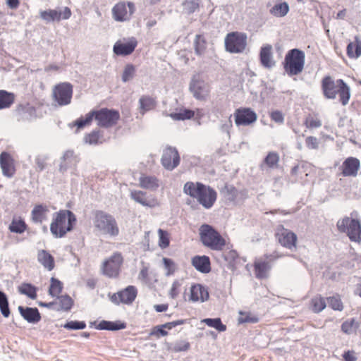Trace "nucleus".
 Listing matches in <instances>:
<instances>
[{"label": "nucleus", "instance_id": "obj_12", "mask_svg": "<svg viewBox=\"0 0 361 361\" xmlns=\"http://www.w3.org/2000/svg\"><path fill=\"white\" fill-rule=\"evenodd\" d=\"M73 92V85L70 82H60L54 87L52 97L59 106H66L71 103Z\"/></svg>", "mask_w": 361, "mask_h": 361}, {"label": "nucleus", "instance_id": "obj_35", "mask_svg": "<svg viewBox=\"0 0 361 361\" xmlns=\"http://www.w3.org/2000/svg\"><path fill=\"white\" fill-rule=\"evenodd\" d=\"M78 161V157L73 150L66 151L62 158V162L60 166V171H64L71 166H75Z\"/></svg>", "mask_w": 361, "mask_h": 361}, {"label": "nucleus", "instance_id": "obj_41", "mask_svg": "<svg viewBox=\"0 0 361 361\" xmlns=\"http://www.w3.org/2000/svg\"><path fill=\"white\" fill-rule=\"evenodd\" d=\"M27 224H25V221L20 217H14L12 219V221L8 227V229L11 233L20 234L24 233L27 230Z\"/></svg>", "mask_w": 361, "mask_h": 361}, {"label": "nucleus", "instance_id": "obj_37", "mask_svg": "<svg viewBox=\"0 0 361 361\" xmlns=\"http://www.w3.org/2000/svg\"><path fill=\"white\" fill-rule=\"evenodd\" d=\"M126 327V324L121 321L109 322L103 320L99 323L97 329L100 330L116 331L124 329Z\"/></svg>", "mask_w": 361, "mask_h": 361}, {"label": "nucleus", "instance_id": "obj_2", "mask_svg": "<svg viewBox=\"0 0 361 361\" xmlns=\"http://www.w3.org/2000/svg\"><path fill=\"white\" fill-rule=\"evenodd\" d=\"M183 192L187 195L195 199L204 208H212L217 199L216 191L209 185L200 182L188 181L183 187Z\"/></svg>", "mask_w": 361, "mask_h": 361}, {"label": "nucleus", "instance_id": "obj_25", "mask_svg": "<svg viewBox=\"0 0 361 361\" xmlns=\"http://www.w3.org/2000/svg\"><path fill=\"white\" fill-rule=\"evenodd\" d=\"M184 322V320L178 319L155 326L151 329L149 336H153L157 339L163 336H166L169 335L168 330H171L178 325H182Z\"/></svg>", "mask_w": 361, "mask_h": 361}, {"label": "nucleus", "instance_id": "obj_14", "mask_svg": "<svg viewBox=\"0 0 361 361\" xmlns=\"http://www.w3.org/2000/svg\"><path fill=\"white\" fill-rule=\"evenodd\" d=\"M135 11V4L133 2L120 1L112 8L114 18L116 21L123 22L129 20Z\"/></svg>", "mask_w": 361, "mask_h": 361}, {"label": "nucleus", "instance_id": "obj_15", "mask_svg": "<svg viewBox=\"0 0 361 361\" xmlns=\"http://www.w3.org/2000/svg\"><path fill=\"white\" fill-rule=\"evenodd\" d=\"M137 46V41L135 37L123 38L114 44L113 51L117 56H129L133 53Z\"/></svg>", "mask_w": 361, "mask_h": 361}, {"label": "nucleus", "instance_id": "obj_3", "mask_svg": "<svg viewBox=\"0 0 361 361\" xmlns=\"http://www.w3.org/2000/svg\"><path fill=\"white\" fill-rule=\"evenodd\" d=\"M76 221L75 215L71 211L60 210L53 216L50 231L54 237L63 238L73 229Z\"/></svg>", "mask_w": 361, "mask_h": 361}, {"label": "nucleus", "instance_id": "obj_49", "mask_svg": "<svg viewBox=\"0 0 361 361\" xmlns=\"http://www.w3.org/2000/svg\"><path fill=\"white\" fill-rule=\"evenodd\" d=\"M62 289V283L59 280L52 277L51 279V284L49 289V295H51L52 297H56L61 293Z\"/></svg>", "mask_w": 361, "mask_h": 361}, {"label": "nucleus", "instance_id": "obj_54", "mask_svg": "<svg viewBox=\"0 0 361 361\" xmlns=\"http://www.w3.org/2000/svg\"><path fill=\"white\" fill-rule=\"evenodd\" d=\"M279 161V155L274 152H270L265 157L264 162L269 168H276Z\"/></svg>", "mask_w": 361, "mask_h": 361}, {"label": "nucleus", "instance_id": "obj_51", "mask_svg": "<svg viewBox=\"0 0 361 361\" xmlns=\"http://www.w3.org/2000/svg\"><path fill=\"white\" fill-rule=\"evenodd\" d=\"M162 262L166 271V276H169L173 275L177 270L176 262L173 259L167 257H164Z\"/></svg>", "mask_w": 361, "mask_h": 361}, {"label": "nucleus", "instance_id": "obj_18", "mask_svg": "<svg viewBox=\"0 0 361 361\" xmlns=\"http://www.w3.org/2000/svg\"><path fill=\"white\" fill-rule=\"evenodd\" d=\"M137 289L134 286H128L126 288L114 293L111 296V301L116 304L123 303L130 305L135 300Z\"/></svg>", "mask_w": 361, "mask_h": 361}, {"label": "nucleus", "instance_id": "obj_39", "mask_svg": "<svg viewBox=\"0 0 361 361\" xmlns=\"http://www.w3.org/2000/svg\"><path fill=\"white\" fill-rule=\"evenodd\" d=\"M196 112H197V114H200V110L197 109L196 110ZM195 111L182 108V109H180L176 112L171 113L170 114V116L175 121H180V120L184 121V120L192 118L195 116Z\"/></svg>", "mask_w": 361, "mask_h": 361}, {"label": "nucleus", "instance_id": "obj_40", "mask_svg": "<svg viewBox=\"0 0 361 361\" xmlns=\"http://www.w3.org/2000/svg\"><path fill=\"white\" fill-rule=\"evenodd\" d=\"M304 125L308 129H314L320 128L322 126V122L317 113H312L305 117Z\"/></svg>", "mask_w": 361, "mask_h": 361}, {"label": "nucleus", "instance_id": "obj_34", "mask_svg": "<svg viewBox=\"0 0 361 361\" xmlns=\"http://www.w3.org/2000/svg\"><path fill=\"white\" fill-rule=\"evenodd\" d=\"M139 185L144 189L156 190L159 187V181L155 176L142 174L139 178Z\"/></svg>", "mask_w": 361, "mask_h": 361}, {"label": "nucleus", "instance_id": "obj_4", "mask_svg": "<svg viewBox=\"0 0 361 361\" xmlns=\"http://www.w3.org/2000/svg\"><path fill=\"white\" fill-rule=\"evenodd\" d=\"M200 238L202 243L212 250L222 251L226 245V239L209 224L200 226Z\"/></svg>", "mask_w": 361, "mask_h": 361}, {"label": "nucleus", "instance_id": "obj_31", "mask_svg": "<svg viewBox=\"0 0 361 361\" xmlns=\"http://www.w3.org/2000/svg\"><path fill=\"white\" fill-rule=\"evenodd\" d=\"M49 208L47 205L36 204L31 212V220L35 224H42L47 218Z\"/></svg>", "mask_w": 361, "mask_h": 361}, {"label": "nucleus", "instance_id": "obj_26", "mask_svg": "<svg viewBox=\"0 0 361 361\" xmlns=\"http://www.w3.org/2000/svg\"><path fill=\"white\" fill-rule=\"evenodd\" d=\"M207 290L200 284L192 285L190 288L189 300L193 302H204L209 298Z\"/></svg>", "mask_w": 361, "mask_h": 361}, {"label": "nucleus", "instance_id": "obj_48", "mask_svg": "<svg viewBox=\"0 0 361 361\" xmlns=\"http://www.w3.org/2000/svg\"><path fill=\"white\" fill-rule=\"evenodd\" d=\"M157 232L159 235V246L161 249L167 248L170 245V233L161 228H159Z\"/></svg>", "mask_w": 361, "mask_h": 361}, {"label": "nucleus", "instance_id": "obj_64", "mask_svg": "<svg viewBox=\"0 0 361 361\" xmlns=\"http://www.w3.org/2000/svg\"><path fill=\"white\" fill-rule=\"evenodd\" d=\"M190 343L185 341H181L176 343L173 346V350L175 352L186 351L190 348Z\"/></svg>", "mask_w": 361, "mask_h": 361}, {"label": "nucleus", "instance_id": "obj_16", "mask_svg": "<svg viewBox=\"0 0 361 361\" xmlns=\"http://www.w3.org/2000/svg\"><path fill=\"white\" fill-rule=\"evenodd\" d=\"M360 169V161L353 157L346 158L339 166V176L355 178Z\"/></svg>", "mask_w": 361, "mask_h": 361}, {"label": "nucleus", "instance_id": "obj_20", "mask_svg": "<svg viewBox=\"0 0 361 361\" xmlns=\"http://www.w3.org/2000/svg\"><path fill=\"white\" fill-rule=\"evenodd\" d=\"M161 164L167 170H173L180 163V157L177 149L174 147H168L163 152Z\"/></svg>", "mask_w": 361, "mask_h": 361}, {"label": "nucleus", "instance_id": "obj_24", "mask_svg": "<svg viewBox=\"0 0 361 361\" xmlns=\"http://www.w3.org/2000/svg\"><path fill=\"white\" fill-rule=\"evenodd\" d=\"M190 90L193 96L199 100L205 99L210 92L209 85L200 80H192L190 85Z\"/></svg>", "mask_w": 361, "mask_h": 361}, {"label": "nucleus", "instance_id": "obj_58", "mask_svg": "<svg viewBox=\"0 0 361 361\" xmlns=\"http://www.w3.org/2000/svg\"><path fill=\"white\" fill-rule=\"evenodd\" d=\"M238 323H256L258 322V318L252 315L250 312H240L238 317Z\"/></svg>", "mask_w": 361, "mask_h": 361}, {"label": "nucleus", "instance_id": "obj_59", "mask_svg": "<svg viewBox=\"0 0 361 361\" xmlns=\"http://www.w3.org/2000/svg\"><path fill=\"white\" fill-rule=\"evenodd\" d=\"M183 284V280H175L169 290V295L170 298L174 299L180 293V288Z\"/></svg>", "mask_w": 361, "mask_h": 361}, {"label": "nucleus", "instance_id": "obj_42", "mask_svg": "<svg viewBox=\"0 0 361 361\" xmlns=\"http://www.w3.org/2000/svg\"><path fill=\"white\" fill-rule=\"evenodd\" d=\"M18 290L20 294L25 295L32 300L37 298V288L31 283H23L18 287Z\"/></svg>", "mask_w": 361, "mask_h": 361}, {"label": "nucleus", "instance_id": "obj_6", "mask_svg": "<svg viewBox=\"0 0 361 361\" xmlns=\"http://www.w3.org/2000/svg\"><path fill=\"white\" fill-rule=\"evenodd\" d=\"M94 226L99 231L116 236L119 233L116 219L104 211L97 210L94 214Z\"/></svg>", "mask_w": 361, "mask_h": 361}, {"label": "nucleus", "instance_id": "obj_46", "mask_svg": "<svg viewBox=\"0 0 361 361\" xmlns=\"http://www.w3.org/2000/svg\"><path fill=\"white\" fill-rule=\"evenodd\" d=\"M326 299L329 307L333 310L338 312L343 310L344 305L340 295L336 294L332 296L327 297Z\"/></svg>", "mask_w": 361, "mask_h": 361}, {"label": "nucleus", "instance_id": "obj_44", "mask_svg": "<svg viewBox=\"0 0 361 361\" xmlns=\"http://www.w3.org/2000/svg\"><path fill=\"white\" fill-rule=\"evenodd\" d=\"M93 119H95L94 110L90 111L84 116H80L79 118L75 121L74 126L78 128V130L89 126L92 123Z\"/></svg>", "mask_w": 361, "mask_h": 361}, {"label": "nucleus", "instance_id": "obj_23", "mask_svg": "<svg viewBox=\"0 0 361 361\" xmlns=\"http://www.w3.org/2000/svg\"><path fill=\"white\" fill-rule=\"evenodd\" d=\"M0 166L4 176L11 178L16 173V161L13 156L6 152L0 154Z\"/></svg>", "mask_w": 361, "mask_h": 361}, {"label": "nucleus", "instance_id": "obj_56", "mask_svg": "<svg viewBox=\"0 0 361 361\" xmlns=\"http://www.w3.org/2000/svg\"><path fill=\"white\" fill-rule=\"evenodd\" d=\"M357 328V324L354 318L345 321L341 325V331L346 334H350Z\"/></svg>", "mask_w": 361, "mask_h": 361}, {"label": "nucleus", "instance_id": "obj_43", "mask_svg": "<svg viewBox=\"0 0 361 361\" xmlns=\"http://www.w3.org/2000/svg\"><path fill=\"white\" fill-rule=\"evenodd\" d=\"M140 112L144 114L146 111L154 109L156 106L155 99L149 96H142L139 100Z\"/></svg>", "mask_w": 361, "mask_h": 361}, {"label": "nucleus", "instance_id": "obj_1", "mask_svg": "<svg viewBox=\"0 0 361 361\" xmlns=\"http://www.w3.org/2000/svg\"><path fill=\"white\" fill-rule=\"evenodd\" d=\"M321 89L326 99H338L343 106H346L349 103L351 90L343 80H335L331 75H325L321 80Z\"/></svg>", "mask_w": 361, "mask_h": 361}, {"label": "nucleus", "instance_id": "obj_63", "mask_svg": "<svg viewBox=\"0 0 361 361\" xmlns=\"http://www.w3.org/2000/svg\"><path fill=\"white\" fill-rule=\"evenodd\" d=\"M305 144L307 147L310 149H316L319 147L318 139L314 136H308L305 139Z\"/></svg>", "mask_w": 361, "mask_h": 361}, {"label": "nucleus", "instance_id": "obj_7", "mask_svg": "<svg viewBox=\"0 0 361 361\" xmlns=\"http://www.w3.org/2000/svg\"><path fill=\"white\" fill-rule=\"evenodd\" d=\"M339 232L344 233L350 241L361 243V223L358 219L345 216L337 221Z\"/></svg>", "mask_w": 361, "mask_h": 361}, {"label": "nucleus", "instance_id": "obj_55", "mask_svg": "<svg viewBox=\"0 0 361 361\" xmlns=\"http://www.w3.org/2000/svg\"><path fill=\"white\" fill-rule=\"evenodd\" d=\"M224 258L228 263L229 267L234 269L235 264L239 259V255L235 250H231L224 253Z\"/></svg>", "mask_w": 361, "mask_h": 361}, {"label": "nucleus", "instance_id": "obj_57", "mask_svg": "<svg viewBox=\"0 0 361 361\" xmlns=\"http://www.w3.org/2000/svg\"><path fill=\"white\" fill-rule=\"evenodd\" d=\"M183 11L188 14L194 13L199 8L197 0H184L183 2Z\"/></svg>", "mask_w": 361, "mask_h": 361}, {"label": "nucleus", "instance_id": "obj_5", "mask_svg": "<svg viewBox=\"0 0 361 361\" xmlns=\"http://www.w3.org/2000/svg\"><path fill=\"white\" fill-rule=\"evenodd\" d=\"M305 61V54L303 51L296 48L289 50L282 63L284 72L290 77L299 75L304 69Z\"/></svg>", "mask_w": 361, "mask_h": 361}, {"label": "nucleus", "instance_id": "obj_36", "mask_svg": "<svg viewBox=\"0 0 361 361\" xmlns=\"http://www.w3.org/2000/svg\"><path fill=\"white\" fill-rule=\"evenodd\" d=\"M16 100V95L13 92L0 90V109L10 108Z\"/></svg>", "mask_w": 361, "mask_h": 361}, {"label": "nucleus", "instance_id": "obj_9", "mask_svg": "<svg viewBox=\"0 0 361 361\" xmlns=\"http://www.w3.org/2000/svg\"><path fill=\"white\" fill-rule=\"evenodd\" d=\"M247 36L245 32L238 31L229 32L225 37V49L230 53H242L247 47Z\"/></svg>", "mask_w": 361, "mask_h": 361}, {"label": "nucleus", "instance_id": "obj_17", "mask_svg": "<svg viewBox=\"0 0 361 361\" xmlns=\"http://www.w3.org/2000/svg\"><path fill=\"white\" fill-rule=\"evenodd\" d=\"M130 197L136 202L144 207L155 208L160 206L161 203L157 196L147 195L146 192L134 190L130 192Z\"/></svg>", "mask_w": 361, "mask_h": 361}, {"label": "nucleus", "instance_id": "obj_28", "mask_svg": "<svg viewBox=\"0 0 361 361\" xmlns=\"http://www.w3.org/2000/svg\"><path fill=\"white\" fill-rule=\"evenodd\" d=\"M192 265L200 272L207 274L211 271V262L209 257L203 255H196L191 259Z\"/></svg>", "mask_w": 361, "mask_h": 361}, {"label": "nucleus", "instance_id": "obj_22", "mask_svg": "<svg viewBox=\"0 0 361 361\" xmlns=\"http://www.w3.org/2000/svg\"><path fill=\"white\" fill-rule=\"evenodd\" d=\"M71 11L68 7H65L63 11L49 9L40 12V17L47 22L60 21L67 20L71 16Z\"/></svg>", "mask_w": 361, "mask_h": 361}, {"label": "nucleus", "instance_id": "obj_19", "mask_svg": "<svg viewBox=\"0 0 361 361\" xmlns=\"http://www.w3.org/2000/svg\"><path fill=\"white\" fill-rule=\"evenodd\" d=\"M236 126H249L257 121V114L250 108L241 107L234 113Z\"/></svg>", "mask_w": 361, "mask_h": 361}, {"label": "nucleus", "instance_id": "obj_50", "mask_svg": "<svg viewBox=\"0 0 361 361\" xmlns=\"http://www.w3.org/2000/svg\"><path fill=\"white\" fill-rule=\"evenodd\" d=\"M206 324L208 326L213 327L219 331H225L226 330V326L223 324L220 318H207L202 321Z\"/></svg>", "mask_w": 361, "mask_h": 361}, {"label": "nucleus", "instance_id": "obj_30", "mask_svg": "<svg viewBox=\"0 0 361 361\" xmlns=\"http://www.w3.org/2000/svg\"><path fill=\"white\" fill-rule=\"evenodd\" d=\"M73 304L72 298L68 295H61L58 297L57 301L49 303L39 302L42 307H51L53 305H57L59 307L57 310L68 311L71 309Z\"/></svg>", "mask_w": 361, "mask_h": 361}, {"label": "nucleus", "instance_id": "obj_13", "mask_svg": "<svg viewBox=\"0 0 361 361\" xmlns=\"http://www.w3.org/2000/svg\"><path fill=\"white\" fill-rule=\"evenodd\" d=\"M275 237L279 244L288 249L296 247L298 238L295 233L279 225L275 231Z\"/></svg>", "mask_w": 361, "mask_h": 361}, {"label": "nucleus", "instance_id": "obj_47", "mask_svg": "<svg viewBox=\"0 0 361 361\" xmlns=\"http://www.w3.org/2000/svg\"><path fill=\"white\" fill-rule=\"evenodd\" d=\"M289 11V6L286 2L276 4L269 11L270 13L275 17H283Z\"/></svg>", "mask_w": 361, "mask_h": 361}, {"label": "nucleus", "instance_id": "obj_45", "mask_svg": "<svg viewBox=\"0 0 361 361\" xmlns=\"http://www.w3.org/2000/svg\"><path fill=\"white\" fill-rule=\"evenodd\" d=\"M207 40L204 35H197L194 39V49L197 55L203 54L207 49Z\"/></svg>", "mask_w": 361, "mask_h": 361}, {"label": "nucleus", "instance_id": "obj_10", "mask_svg": "<svg viewBox=\"0 0 361 361\" xmlns=\"http://www.w3.org/2000/svg\"><path fill=\"white\" fill-rule=\"evenodd\" d=\"M282 257L277 251L271 254H265L263 258L256 259L253 263L254 273L257 279H263L268 276L271 269L270 262H274Z\"/></svg>", "mask_w": 361, "mask_h": 361}, {"label": "nucleus", "instance_id": "obj_29", "mask_svg": "<svg viewBox=\"0 0 361 361\" xmlns=\"http://www.w3.org/2000/svg\"><path fill=\"white\" fill-rule=\"evenodd\" d=\"M259 59L261 64L265 68H270L275 65V61L273 59L271 45L265 44L261 47Z\"/></svg>", "mask_w": 361, "mask_h": 361}, {"label": "nucleus", "instance_id": "obj_27", "mask_svg": "<svg viewBox=\"0 0 361 361\" xmlns=\"http://www.w3.org/2000/svg\"><path fill=\"white\" fill-rule=\"evenodd\" d=\"M18 309L23 318L29 323H37L41 320V314L36 307L19 306Z\"/></svg>", "mask_w": 361, "mask_h": 361}, {"label": "nucleus", "instance_id": "obj_8", "mask_svg": "<svg viewBox=\"0 0 361 361\" xmlns=\"http://www.w3.org/2000/svg\"><path fill=\"white\" fill-rule=\"evenodd\" d=\"M123 262L124 258L122 253L120 252H114L102 263V274L110 279L118 278Z\"/></svg>", "mask_w": 361, "mask_h": 361}, {"label": "nucleus", "instance_id": "obj_32", "mask_svg": "<svg viewBox=\"0 0 361 361\" xmlns=\"http://www.w3.org/2000/svg\"><path fill=\"white\" fill-rule=\"evenodd\" d=\"M37 260L48 271H51L55 267L54 257L45 250L37 252Z\"/></svg>", "mask_w": 361, "mask_h": 361}, {"label": "nucleus", "instance_id": "obj_11", "mask_svg": "<svg viewBox=\"0 0 361 361\" xmlns=\"http://www.w3.org/2000/svg\"><path fill=\"white\" fill-rule=\"evenodd\" d=\"M94 115L97 126L105 128L116 126L121 117L118 111L108 108L94 110Z\"/></svg>", "mask_w": 361, "mask_h": 361}, {"label": "nucleus", "instance_id": "obj_62", "mask_svg": "<svg viewBox=\"0 0 361 361\" xmlns=\"http://www.w3.org/2000/svg\"><path fill=\"white\" fill-rule=\"evenodd\" d=\"M269 116L271 121L277 123H283L284 121V116L281 111L276 110L273 111L270 113Z\"/></svg>", "mask_w": 361, "mask_h": 361}, {"label": "nucleus", "instance_id": "obj_21", "mask_svg": "<svg viewBox=\"0 0 361 361\" xmlns=\"http://www.w3.org/2000/svg\"><path fill=\"white\" fill-rule=\"evenodd\" d=\"M314 166L305 161H300L292 168L290 174L295 181H305L307 177L313 171Z\"/></svg>", "mask_w": 361, "mask_h": 361}, {"label": "nucleus", "instance_id": "obj_33", "mask_svg": "<svg viewBox=\"0 0 361 361\" xmlns=\"http://www.w3.org/2000/svg\"><path fill=\"white\" fill-rule=\"evenodd\" d=\"M346 54L349 59H357L361 56V39L355 36L346 47Z\"/></svg>", "mask_w": 361, "mask_h": 361}, {"label": "nucleus", "instance_id": "obj_52", "mask_svg": "<svg viewBox=\"0 0 361 361\" xmlns=\"http://www.w3.org/2000/svg\"><path fill=\"white\" fill-rule=\"evenodd\" d=\"M102 135L99 130H93L85 135V141L90 145H97L102 142Z\"/></svg>", "mask_w": 361, "mask_h": 361}, {"label": "nucleus", "instance_id": "obj_61", "mask_svg": "<svg viewBox=\"0 0 361 361\" xmlns=\"http://www.w3.org/2000/svg\"><path fill=\"white\" fill-rule=\"evenodd\" d=\"M135 72V68L133 65L128 64L126 66L123 75H122V80L123 82H127L130 80L134 75Z\"/></svg>", "mask_w": 361, "mask_h": 361}, {"label": "nucleus", "instance_id": "obj_38", "mask_svg": "<svg viewBox=\"0 0 361 361\" xmlns=\"http://www.w3.org/2000/svg\"><path fill=\"white\" fill-rule=\"evenodd\" d=\"M311 310L314 313H319L326 307V299L321 295H317L310 301Z\"/></svg>", "mask_w": 361, "mask_h": 361}, {"label": "nucleus", "instance_id": "obj_60", "mask_svg": "<svg viewBox=\"0 0 361 361\" xmlns=\"http://www.w3.org/2000/svg\"><path fill=\"white\" fill-rule=\"evenodd\" d=\"M63 328L70 330L83 329L86 327L85 322L70 321L63 325Z\"/></svg>", "mask_w": 361, "mask_h": 361}, {"label": "nucleus", "instance_id": "obj_53", "mask_svg": "<svg viewBox=\"0 0 361 361\" xmlns=\"http://www.w3.org/2000/svg\"><path fill=\"white\" fill-rule=\"evenodd\" d=\"M0 310L4 317H8L11 312L6 295L0 290Z\"/></svg>", "mask_w": 361, "mask_h": 361}]
</instances>
